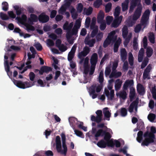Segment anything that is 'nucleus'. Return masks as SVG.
<instances>
[{
	"instance_id": "20",
	"label": "nucleus",
	"mask_w": 156,
	"mask_h": 156,
	"mask_svg": "<svg viewBox=\"0 0 156 156\" xmlns=\"http://www.w3.org/2000/svg\"><path fill=\"white\" fill-rule=\"evenodd\" d=\"M84 42L85 44L89 45L90 47H92L94 46V44L96 42V40L95 39L92 38L90 40L85 39Z\"/></svg>"
},
{
	"instance_id": "33",
	"label": "nucleus",
	"mask_w": 156,
	"mask_h": 156,
	"mask_svg": "<svg viewBox=\"0 0 156 156\" xmlns=\"http://www.w3.org/2000/svg\"><path fill=\"white\" fill-rule=\"evenodd\" d=\"M13 8L16 10V14L18 16L20 15L22 13V10L21 8H20L17 5L14 6Z\"/></svg>"
},
{
	"instance_id": "29",
	"label": "nucleus",
	"mask_w": 156,
	"mask_h": 156,
	"mask_svg": "<svg viewBox=\"0 0 156 156\" xmlns=\"http://www.w3.org/2000/svg\"><path fill=\"white\" fill-rule=\"evenodd\" d=\"M135 95V90L133 87H131L130 89L129 97L131 100L133 99Z\"/></svg>"
},
{
	"instance_id": "62",
	"label": "nucleus",
	"mask_w": 156,
	"mask_h": 156,
	"mask_svg": "<svg viewBox=\"0 0 156 156\" xmlns=\"http://www.w3.org/2000/svg\"><path fill=\"white\" fill-rule=\"evenodd\" d=\"M113 18L112 16H108L106 17V20L108 25H110L112 22Z\"/></svg>"
},
{
	"instance_id": "48",
	"label": "nucleus",
	"mask_w": 156,
	"mask_h": 156,
	"mask_svg": "<svg viewBox=\"0 0 156 156\" xmlns=\"http://www.w3.org/2000/svg\"><path fill=\"white\" fill-rule=\"evenodd\" d=\"M83 9V5L81 3H79L78 4L76 8L77 11L79 13H81Z\"/></svg>"
},
{
	"instance_id": "55",
	"label": "nucleus",
	"mask_w": 156,
	"mask_h": 156,
	"mask_svg": "<svg viewBox=\"0 0 156 156\" xmlns=\"http://www.w3.org/2000/svg\"><path fill=\"white\" fill-rule=\"evenodd\" d=\"M90 20H91L90 17H88L86 18L85 22V26L86 28L89 27L90 26Z\"/></svg>"
},
{
	"instance_id": "26",
	"label": "nucleus",
	"mask_w": 156,
	"mask_h": 156,
	"mask_svg": "<svg viewBox=\"0 0 156 156\" xmlns=\"http://www.w3.org/2000/svg\"><path fill=\"white\" fill-rule=\"evenodd\" d=\"M129 3V0H125L124 2L122 3V10L123 12L127 10Z\"/></svg>"
},
{
	"instance_id": "19",
	"label": "nucleus",
	"mask_w": 156,
	"mask_h": 156,
	"mask_svg": "<svg viewBox=\"0 0 156 156\" xmlns=\"http://www.w3.org/2000/svg\"><path fill=\"white\" fill-rule=\"evenodd\" d=\"M138 104V101L136 100L133 101L130 105L128 109L129 112L132 113L136 105Z\"/></svg>"
},
{
	"instance_id": "17",
	"label": "nucleus",
	"mask_w": 156,
	"mask_h": 156,
	"mask_svg": "<svg viewBox=\"0 0 156 156\" xmlns=\"http://www.w3.org/2000/svg\"><path fill=\"white\" fill-rule=\"evenodd\" d=\"M108 108L106 107L103 109V112L105 118L108 121L110 120V118L111 116V113L108 110Z\"/></svg>"
},
{
	"instance_id": "57",
	"label": "nucleus",
	"mask_w": 156,
	"mask_h": 156,
	"mask_svg": "<svg viewBox=\"0 0 156 156\" xmlns=\"http://www.w3.org/2000/svg\"><path fill=\"white\" fill-rule=\"evenodd\" d=\"M148 62V59H144L142 63V64L141 65V69H143L144 68H145L147 65Z\"/></svg>"
},
{
	"instance_id": "45",
	"label": "nucleus",
	"mask_w": 156,
	"mask_h": 156,
	"mask_svg": "<svg viewBox=\"0 0 156 156\" xmlns=\"http://www.w3.org/2000/svg\"><path fill=\"white\" fill-rule=\"evenodd\" d=\"M148 38L149 41L151 43H154V35L153 33H150Z\"/></svg>"
},
{
	"instance_id": "42",
	"label": "nucleus",
	"mask_w": 156,
	"mask_h": 156,
	"mask_svg": "<svg viewBox=\"0 0 156 156\" xmlns=\"http://www.w3.org/2000/svg\"><path fill=\"white\" fill-rule=\"evenodd\" d=\"M148 19L149 18L142 16L140 21L141 24L143 25L146 24Z\"/></svg>"
},
{
	"instance_id": "58",
	"label": "nucleus",
	"mask_w": 156,
	"mask_h": 156,
	"mask_svg": "<svg viewBox=\"0 0 156 156\" xmlns=\"http://www.w3.org/2000/svg\"><path fill=\"white\" fill-rule=\"evenodd\" d=\"M37 50L41 51L42 50L43 48L41 45L39 43H37L34 45Z\"/></svg>"
},
{
	"instance_id": "49",
	"label": "nucleus",
	"mask_w": 156,
	"mask_h": 156,
	"mask_svg": "<svg viewBox=\"0 0 156 156\" xmlns=\"http://www.w3.org/2000/svg\"><path fill=\"white\" fill-rule=\"evenodd\" d=\"M103 37V34L101 32H99L96 35V41H97L98 42L100 41Z\"/></svg>"
},
{
	"instance_id": "37",
	"label": "nucleus",
	"mask_w": 156,
	"mask_h": 156,
	"mask_svg": "<svg viewBox=\"0 0 156 156\" xmlns=\"http://www.w3.org/2000/svg\"><path fill=\"white\" fill-rule=\"evenodd\" d=\"M96 87V85H93L90 87L89 89V92L90 95H91L92 94H94L95 93Z\"/></svg>"
},
{
	"instance_id": "16",
	"label": "nucleus",
	"mask_w": 156,
	"mask_h": 156,
	"mask_svg": "<svg viewBox=\"0 0 156 156\" xmlns=\"http://www.w3.org/2000/svg\"><path fill=\"white\" fill-rule=\"evenodd\" d=\"M120 56L122 61L123 62L125 61L127 58V52L125 48H122L121 49Z\"/></svg>"
},
{
	"instance_id": "25",
	"label": "nucleus",
	"mask_w": 156,
	"mask_h": 156,
	"mask_svg": "<svg viewBox=\"0 0 156 156\" xmlns=\"http://www.w3.org/2000/svg\"><path fill=\"white\" fill-rule=\"evenodd\" d=\"M97 145L100 148H105L107 144L102 139L97 143Z\"/></svg>"
},
{
	"instance_id": "60",
	"label": "nucleus",
	"mask_w": 156,
	"mask_h": 156,
	"mask_svg": "<svg viewBox=\"0 0 156 156\" xmlns=\"http://www.w3.org/2000/svg\"><path fill=\"white\" fill-rule=\"evenodd\" d=\"M74 54H75L70 52L69 53L68 55V60L69 61H72L74 56Z\"/></svg>"
},
{
	"instance_id": "4",
	"label": "nucleus",
	"mask_w": 156,
	"mask_h": 156,
	"mask_svg": "<svg viewBox=\"0 0 156 156\" xmlns=\"http://www.w3.org/2000/svg\"><path fill=\"white\" fill-rule=\"evenodd\" d=\"M98 61V56L96 53H94L92 55L90 59V63L91 66L90 67V70L89 75H93L95 71L97 63Z\"/></svg>"
},
{
	"instance_id": "1",
	"label": "nucleus",
	"mask_w": 156,
	"mask_h": 156,
	"mask_svg": "<svg viewBox=\"0 0 156 156\" xmlns=\"http://www.w3.org/2000/svg\"><path fill=\"white\" fill-rule=\"evenodd\" d=\"M151 131L150 132L147 131L144 134V136L145 139L141 143L142 146H147L150 144L154 142V140L156 139L154 134L156 133V128L154 126H151Z\"/></svg>"
},
{
	"instance_id": "30",
	"label": "nucleus",
	"mask_w": 156,
	"mask_h": 156,
	"mask_svg": "<svg viewBox=\"0 0 156 156\" xmlns=\"http://www.w3.org/2000/svg\"><path fill=\"white\" fill-rule=\"evenodd\" d=\"M105 132L104 134V139L106 141L110 140L112 136L109 132H107L106 131H105Z\"/></svg>"
},
{
	"instance_id": "28",
	"label": "nucleus",
	"mask_w": 156,
	"mask_h": 156,
	"mask_svg": "<svg viewBox=\"0 0 156 156\" xmlns=\"http://www.w3.org/2000/svg\"><path fill=\"white\" fill-rule=\"evenodd\" d=\"M128 32L127 26L125 25L122 29V36L124 38H125L127 37Z\"/></svg>"
},
{
	"instance_id": "22",
	"label": "nucleus",
	"mask_w": 156,
	"mask_h": 156,
	"mask_svg": "<svg viewBox=\"0 0 156 156\" xmlns=\"http://www.w3.org/2000/svg\"><path fill=\"white\" fill-rule=\"evenodd\" d=\"M144 49L142 48L140 49V51H139L138 55V60L139 62H141L142 61L144 58Z\"/></svg>"
},
{
	"instance_id": "8",
	"label": "nucleus",
	"mask_w": 156,
	"mask_h": 156,
	"mask_svg": "<svg viewBox=\"0 0 156 156\" xmlns=\"http://www.w3.org/2000/svg\"><path fill=\"white\" fill-rule=\"evenodd\" d=\"M142 9L141 4L140 6H138L133 16L132 19L133 20L136 21L140 18L141 15Z\"/></svg>"
},
{
	"instance_id": "13",
	"label": "nucleus",
	"mask_w": 156,
	"mask_h": 156,
	"mask_svg": "<svg viewBox=\"0 0 156 156\" xmlns=\"http://www.w3.org/2000/svg\"><path fill=\"white\" fill-rule=\"evenodd\" d=\"M73 0H65V4L62 5L61 8V10L63 12H65L66 9L70 5L71 3Z\"/></svg>"
},
{
	"instance_id": "3",
	"label": "nucleus",
	"mask_w": 156,
	"mask_h": 156,
	"mask_svg": "<svg viewBox=\"0 0 156 156\" xmlns=\"http://www.w3.org/2000/svg\"><path fill=\"white\" fill-rule=\"evenodd\" d=\"M115 32L114 30L111 31L108 34V35L104 42L103 46L104 48H106L110 44L111 41L114 42L117 39V36H115Z\"/></svg>"
},
{
	"instance_id": "21",
	"label": "nucleus",
	"mask_w": 156,
	"mask_h": 156,
	"mask_svg": "<svg viewBox=\"0 0 156 156\" xmlns=\"http://www.w3.org/2000/svg\"><path fill=\"white\" fill-rule=\"evenodd\" d=\"M104 17V13L102 11H100L97 16V22L98 23H100L104 22L103 20Z\"/></svg>"
},
{
	"instance_id": "51",
	"label": "nucleus",
	"mask_w": 156,
	"mask_h": 156,
	"mask_svg": "<svg viewBox=\"0 0 156 156\" xmlns=\"http://www.w3.org/2000/svg\"><path fill=\"white\" fill-rule=\"evenodd\" d=\"M81 20L79 19H77L76 21L75 24L74 25V27L79 29L81 26Z\"/></svg>"
},
{
	"instance_id": "34",
	"label": "nucleus",
	"mask_w": 156,
	"mask_h": 156,
	"mask_svg": "<svg viewBox=\"0 0 156 156\" xmlns=\"http://www.w3.org/2000/svg\"><path fill=\"white\" fill-rule=\"evenodd\" d=\"M102 4V0H96L94 3V5L95 8H98Z\"/></svg>"
},
{
	"instance_id": "11",
	"label": "nucleus",
	"mask_w": 156,
	"mask_h": 156,
	"mask_svg": "<svg viewBox=\"0 0 156 156\" xmlns=\"http://www.w3.org/2000/svg\"><path fill=\"white\" fill-rule=\"evenodd\" d=\"M38 20V17L35 14H31L28 18V22L30 24H33L34 22H37Z\"/></svg>"
},
{
	"instance_id": "14",
	"label": "nucleus",
	"mask_w": 156,
	"mask_h": 156,
	"mask_svg": "<svg viewBox=\"0 0 156 156\" xmlns=\"http://www.w3.org/2000/svg\"><path fill=\"white\" fill-rule=\"evenodd\" d=\"M55 142L57 151L58 152H59L61 151V144L60 138L59 136H56Z\"/></svg>"
},
{
	"instance_id": "52",
	"label": "nucleus",
	"mask_w": 156,
	"mask_h": 156,
	"mask_svg": "<svg viewBox=\"0 0 156 156\" xmlns=\"http://www.w3.org/2000/svg\"><path fill=\"white\" fill-rule=\"evenodd\" d=\"M4 66L6 71L10 70V66H9V61L8 60H4Z\"/></svg>"
},
{
	"instance_id": "46",
	"label": "nucleus",
	"mask_w": 156,
	"mask_h": 156,
	"mask_svg": "<svg viewBox=\"0 0 156 156\" xmlns=\"http://www.w3.org/2000/svg\"><path fill=\"white\" fill-rule=\"evenodd\" d=\"M25 26L28 32L30 31H34L35 30V29L34 27L31 25L26 24Z\"/></svg>"
},
{
	"instance_id": "64",
	"label": "nucleus",
	"mask_w": 156,
	"mask_h": 156,
	"mask_svg": "<svg viewBox=\"0 0 156 156\" xmlns=\"http://www.w3.org/2000/svg\"><path fill=\"white\" fill-rule=\"evenodd\" d=\"M44 154L46 156H53L54 155L53 152L51 150L45 151Z\"/></svg>"
},
{
	"instance_id": "54",
	"label": "nucleus",
	"mask_w": 156,
	"mask_h": 156,
	"mask_svg": "<svg viewBox=\"0 0 156 156\" xmlns=\"http://www.w3.org/2000/svg\"><path fill=\"white\" fill-rule=\"evenodd\" d=\"M119 95L122 99L125 100L126 98L127 93L125 91H123L120 92Z\"/></svg>"
},
{
	"instance_id": "61",
	"label": "nucleus",
	"mask_w": 156,
	"mask_h": 156,
	"mask_svg": "<svg viewBox=\"0 0 156 156\" xmlns=\"http://www.w3.org/2000/svg\"><path fill=\"white\" fill-rule=\"evenodd\" d=\"M100 23L101 24L100 27V30L102 31L104 30L106 27V23L105 21Z\"/></svg>"
},
{
	"instance_id": "15",
	"label": "nucleus",
	"mask_w": 156,
	"mask_h": 156,
	"mask_svg": "<svg viewBox=\"0 0 156 156\" xmlns=\"http://www.w3.org/2000/svg\"><path fill=\"white\" fill-rule=\"evenodd\" d=\"M133 84V80H127L125 82L123 85V89L124 90H127L129 87L132 86Z\"/></svg>"
},
{
	"instance_id": "63",
	"label": "nucleus",
	"mask_w": 156,
	"mask_h": 156,
	"mask_svg": "<svg viewBox=\"0 0 156 156\" xmlns=\"http://www.w3.org/2000/svg\"><path fill=\"white\" fill-rule=\"evenodd\" d=\"M58 48L62 52H64L67 49V47L63 44H62Z\"/></svg>"
},
{
	"instance_id": "44",
	"label": "nucleus",
	"mask_w": 156,
	"mask_h": 156,
	"mask_svg": "<svg viewBox=\"0 0 156 156\" xmlns=\"http://www.w3.org/2000/svg\"><path fill=\"white\" fill-rule=\"evenodd\" d=\"M91 34V37L92 38L94 37L98 34V27H96L94 29H93Z\"/></svg>"
},
{
	"instance_id": "31",
	"label": "nucleus",
	"mask_w": 156,
	"mask_h": 156,
	"mask_svg": "<svg viewBox=\"0 0 156 156\" xmlns=\"http://www.w3.org/2000/svg\"><path fill=\"white\" fill-rule=\"evenodd\" d=\"M121 75L122 73L121 72H112L109 77L110 78L113 77H115V78H118L121 76Z\"/></svg>"
},
{
	"instance_id": "18",
	"label": "nucleus",
	"mask_w": 156,
	"mask_h": 156,
	"mask_svg": "<svg viewBox=\"0 0 156 156\" xmlns=\"http://www.w3.org/2000/svg\"><path fill=\"white\" fill-rule=\"evenodd\" d=\"M137 90L138 94L141 95H144L145 92V90L144 86L140 84H138L137 87Z\"/></svg>"
},
{
	"instance_id": "27",
	"label": "nucleus",
	"mask_w": 156,
	"mask_h": 156,
	"mask_svg": "<svg viewBox=\"0 0 156 156\" xmlns=\"http://www.w3.org/2000/svg\"><path fill=\"white\" fill-rule=\"evenodd\" d=\"M105 130H103L102 129H98L94 135L95 137L104 136V134L105 133Z\"/></svg>"
},
{
	"instance_id": "38",
	"label": "nucleus",
	"mask_w": 156,
	"mask_h": 156,
	"mask_svg": "<svg viewBox=\"0 0 156 156\" xmlns=\"http://www.w3.org/2000/svg\"><path fill=\"white\" fill-rule=\"evenodd\" d=\"M2 9L5 11H7L9 9V5L8 3L6 2H3L2 3Z\"/></svg>"
},
{
	"instance_id": "50",
	"label": "nucleus",
	"mask_w": 156,
	"mask_h": 156,
	"mask_svg": "<svg viewBox=\"0 0 156 156\" xmlns=\"http://www.w3.org/2000/svg\"><path fill=\"white\" fill-rule=\"evenodd\" d=\"M77 119L75 118L71 117L69 119V121L70 123V125L72 126H73L74 125V123L75 121L77 120Z\"/></svg>"
},
{
	"instance_id": "32",
	"label": "nucleus",
	"mask_w": 156,
	"mask_h": 156,
	"mask_svg": "<svg viewBox=\"0 0 156 156\" xmlns=\"http://www.w3.org/2000/svg\"><path fill=\"white\" fill-rule=\"evenodd\" d=\"M27 16L25 14H23L22 15L21 17H17L16 19H17L18 21L21 22H26L27 20Z\"/></svg>"
},
{
	"instance_id": "59",
	"label": "nucleus",
	"mask_w": 156,
	"mask_h": 156,
	"mask_svg": "<svg viewBox=\"0 0 156 156\" xmlns=\"http://www.w3.org/2000/svg\"><path fill=\"white\" fill-rule=\"evenodd\" d=\"M151 92L153 98L156 99V89L155 87L152 88Z\"/></svg>"
},
{
	"instance_id": "2",
	"label": "nucleus",
	"mask_w": 156,
	"mask_h": 156,
	"mask_svg": "<svg viewBox=\"0 0 156 156\" xmlns=\"http://www.w3.org/2000/svg\"><path fill=\"white\" fill-rule=\"evenodd\" d=\"M73 26V22L70 23L69 24V22L67 21H66L63 25V29L69 31L67 34V38H70L72 35L76 34L78 32V29L74 27L72 31L70 32Z\"/></svg>"
},
{
	"instance_id": "9",
	"label": "nucleus",
	"mask_w": 156,
	"mask_h": 156,
	"mask_svg": "<svg viewBox=\"0 0 156 156\" xmlns=\"http://www.w3.org/2000/svg\"><path fill=\"white\" fill-rule=\"evenodd\" d=\"M49 16L43 12L38 16V20L40 22L42 23H47L49 21Z\"/></svg>"
},
{
	"instance_id": "7",
	"label": "nucleus",
	"mask_w": 156,
	"mask_h": 156,
	"mask_svg": "<svg viewBox=\"0 0 156 156\" xmlns=\"http://www.w3.org/2000/svg\"><path fill=\"white\" fill-rule=\"evenodd\" d=\"M61 136L62 138V147L63 148V150H62L61 147V151L59 152H58V153H60L62 154H63L64 155H66L67 153V147L66 145V136L63 133H62L61 134Z\"/></svg>"
},
{
	"instance_id": "43",
	"label": "nucleus",
	"mask_w": 156,
	"mask_h": 156,
	"mask_svg": "<svg viewBox=\"0 0 156 156\" xmlns=\"http://www.w3.org/2000/svg\"><path fill=\"white\" fill-rule=\"evenodd\" d=\"M128 60L129 64L132 66L133 64V57L132 54L131 53L129 54Z\"/></svg>"
},
{
	"instance_id": "39",
	"label": "nucleus",
	"mask_w": 156,
	"mask_h": 156,
	"mask_svg": "<svg viewBox=\"0 0 156 156\" xmlns=\"http://www.w3.org/2000/svg\"><path fill=\"white\" fill-rule=\"evenodd\" d=\"M104 73L103 71H101L98 77V81L99 82L101 83L104 81Z\"/></svg>"
},
{
	"instance_id": "10",
	"label": "nucleus",
	"mask_w": 156,
	"mask_h": 156,
	"mask_svg": "<svg viewBox=\"0 0 156 156\" xmlns=\"http://www.w3.org/2000/svg\"><path fill=\"white\" fill-rule=\"evenodd\" d=\"M52 68L51 67L47 66H42L39 70V74L41 75H42L44 73H48L52 71Z\"/></svg>"
},
{
	"instance_id": "35",
	"label": "nucleus",
	"mask_w": 156,
	"mask_h": 156,
	"mask_svg": "<svg viewBox=\"0 0 156 156\" xmlns=\"http://www.w3.org/2000/svg\"><path fill=\"white\" fill-rule=\"evenodd\" d=\"M153 50L151 47H148L146 50V54L148 57H150L153 54Z\"/></svg>"
},
{
	"instance_id": "53",
	"label": "nucleus",
	"mask_w": 156,
	"mask_h": 156,
	"mask_svg": "<svg viewBox=\"0 0 156 156\" xmlns=\"http://www.w3.org/2000/svg\"><path fill=\"white\" fill-rule=\"evenodd\" d=\"M106 142L107 145L108 146H110L112 147H114V143L113 139H110V140H109Z\"/></svg>"
},
{
	"instance_id": "24",
	"label": "nucleus",
	"mask_w": 156,
	"mask_h": 156,
	"mask_svg": "<svg viewBox=\"0 0 156 156\" xmlns=\"http://www.w3.org/2000/svg\"><path fill=\"white\" fill-rule=\"evenodd\" d=\"M122 83V81L120 80L119 79H118L116 80L115 86V90H118L120 89Z\"/></svg>"
},
{
	"instance_id": "36",
	"label": "nucleus",
	"mask_w": 156,
	"mask_h": 156,
	"mask_svg": "<svg viewBox=\"0 0 156 156\" xmlns=\"http://www.w3.org/2000/svg\"><path fill=\"white\" fill-rule=\"evenodd\" d=\"M120 8L119 6H117L115 9L114 16L115 18L119 16L120 13Z\"/></svg>"
},
{
	"instance_id": "47",
	"label": "nucleus",
	"mask_w": 156,
	"mask_h": 156,
	"mask_svg": "<svg viewBox=\"0 0 156 156\" xmlns=\"http://www.w3.org/2000/svg\"><path fill=\"white\" fill-rule=\"evenodd\" d=\"M112 4L111 3H108L106 4L105 6V11L106 12H109L111 10Z\"/></svg>"
},
{
	"instance_id": "23",
	"label": "nucleus",
	"mask_w": 156,
	"mask_h": 156,
	"mask_svg": "<svg viewBox=\"0 0 156 156\" xmlns=\"http://www.w3.org/2000/svg\"><path fill=\"white\" fill-rule=\"evenodd\" d=\"M121 43V40H118L115 41L114 45L113 51L114 52H117L118 51L119 48Z\"/></svg>"
},
{
	"instance_id": "5",
	"label": "nucleus",
	"mask_w": 156,
	"mask_h": 156,
	"mask_svg": "<svg viewBox=\"0 0 156 156\" xmlns=\"http://www.w3.org/2000/svg\"><path fill=\"white\" fill-rule=\"evenodd\" d=\"M96 113L97 116L95 117L94 115H92L91 117V120L92 121L96 122L98 123H99L102 120V113L101 110H98Z\"/></svg>"
},
{
	"instance_id": "40",
	"label": "nucleus",
	"mask_w": 156,
	"mask_h": 156,
	"mask_svg": "<svg viewBox=\"0 0 156 156\" xmlns=\"http://www.w3.org/2000/svg\"><path fill=\"white\" fill-rule=\"evenodd\" d=\"M120 113L122 116L125 117L127 114V110L125 108H122L121 109Z\"/></svg>"
},
{
	"instance_id": "56",
	"label": "nucleus",
	"mask_w": 156,
	"mask_h": 156,
	"mask_svg": "<svg viewBox=\"0 0 156 156\" xmlns=\"http://www.w3.org/2000/svg\"><path fill=\"white\" fill-rule=\"evenodd\" d=\"M155 117L156 116L154 114L151 113L148 115V118L151 122H153L155 119Z\"/></svg>"
},
{
	"instance_id": "6",
	"label": "nucleus",
	"mask_w": 156,
	"mask_h": 156,
	"mask_svg": "<svg viewBox=\"0 0 156 156\" xmlns=\"http://www.w3.org/2000/svg\"><path fill=\"white\" fill-rule=\"evenodd\" d=\"M13 82L17 87L20 88L25 89L31 86L30 83L27 81L23 82L21 81H18L13 79Z\"/></svg>"
},
{
	"instance_id": "12",
	"label": "nucleus",
	"mask_w": 156,
	"mask_h": 156,
	"mask_svg": "<svg viewBox=\"0 0 156 156\" xmlns=\"http://www.w3.org/2000/svg\"><path fill=\"white\" fill-rule=\"evenodd\" d=\"M151 69V64H149L146 68L143 73V78L144 79L149 78H148V76Z\"/></svg>"
},
{
	"instance_id": "41",
	"label": "nucleus",
	"mask_w": 156,
	"mask_h": 156,
	"mask_svg": "<svg viewBox=\"0 0 156 156\" xmlns=\"http://www.w3.org/2000/svg\"><path fill=\"white\" fill-rule=\"evenodd\" d=\"M0 17L3 20H7L9 19V16L6 14L2 12H0Z\"/></svg>"
}]
</instances>
